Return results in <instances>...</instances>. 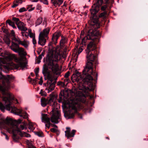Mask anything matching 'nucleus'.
Instances as JSON below:
<instances>
[{"instance_id": "obj_57", "label": "nucleus", "mask_w": 148, "mask_h": 148, "mask_svg": "<svg viewBox=\"0 0 148 148\" xmlns=\"http://www.w3.org/2000/svg\"><path fill=\"white\" fill-rule=\"evenodd\" d=\"M51 124L50 122V123H46L45 125L46 127H47L48 128H49L50 127Z\"/></svg>"}, {"instance_id": "obj_62", "label": "nucleus", "mask_w": 148, "mask_h": 148, "mask_svg": "<svg viewBox=\"0 0 148 148\" xmlns=\"http://www.w3.org/2000/svg\"><path fill=\"white\" fill-rule=\"evenodd\" d=\"M80 40L78 38L76 40V42L77 43H79L80 42Z\"/></svg>"}, {"instance_id": "obj_34", "label": "nucleus", "mask_w": 148, "mask_h": 148, "mask_svg": "<svg viewBox=\"0 0 148 148\" xmlns=\"http://www.w3.org/2000/svg\"><path fill=\"white\" fill-rule=\"evenodd\" d=\"M12 19L15 22L17 25V24H18V23H19L20 22H21L20 21L19 19L18 18L14 17L12 18Z\"/></svg>"}, {"instance_id": "obj_5", "label": "nucleus", "mask_w": 148, "mask_h": 148, "mask_svg": "<svg viewBox=\"0 0 148 148\" xmlns=\"http://www.w3.org/2000/svg\"><path fill=\"white\" fill-rule=\"evenodd\" d=\"M83 75H72L71 78L72 79L74 78V79L77 82H82L84 84L88 85L87 87L82 85L83 86L82 88L80 86L79 88V90H82L85 92L87 90L89 91L92 90L94 89L93 84L92 82L93 80L92 77L90 75H87L85 78H83Z\"/></svg>"}, {"instance_id": "obj_51", "label": "nucleus", "mask_w": 148, "mask_h": 148, "mask_svg": "<svg viewBox=\"0 0 148 148\" xmlns=\"http://www.w3.org/2000/svg\"><path fill=\"white\" fill-rule=\"evenodd\" d=\"M39 79L40 80L39 82V84L40 85H42L43 83L42 78V77H41Z\"/></svg>"}, {"instance_id": "obj_42", "label": "nucleus", "mask_w": 148, "mask_h": 148, "mask_svg": "<svg viewBox=\"0 0 148 148\" xmlns=\"http://www.w3.org/2000/svg\"><path fill=\"white\" fill-rule=\"evenodd\" d=\"M13 40L16 42H17L18 43V44H19L21 40L19 38H17L16 37H14L13 38Z\"/></svg>"}, {"instance_id": "obj_24", "label": "nucleus", "mask_w": 148, "mask_h": 148, "mask_svg": "<svg viewBox=\"0 0 148 148\" xmlns=\"http://www.w3.org/2000/svg\"><path fill=\"white\" fill-rule=\"evenodd\" d=\"M22 0H15L13 2L11 7L14 8L22 4Z\"/></svg>"}, {"instance_id": "obj_61", "label": "nucleus", "mask_w": 148, "mask_h": 148, "mask_svg": "<svg viewBox=\"0 0 148 148\" xmlns=\"http://www.w3.org/2000/svg\"><path fill=\"white\" fill-rule=\"evenodd\" d=\"M28 34H30L31 33H32V30L31 29H29L28 30Z\"/></svg>"}, {"instance_id": "obj_31", "label": "nucleus", "mask_w": 148, "mask_h": 148, "mask_svg": "<svg viewBox=\"0 0 148 148\" xmlns=\"http://www.w3.org/2000/svg\"><path fill=\"white\" fill-rule=\"evenodd\" d=\"M35 124L31 122H29V128L32 131L35 128Z\"/></svg>"}, {"instance_id": "obj_20", "label": "nucleus", "mask_w": 148, "mask_h": 148, "mask_svg": "<svg viewBox=\"0 0 148 148\" xmlns=\"http://www.w3.org/2000/svg\"><path fill=\"white\" fill-rule=\"evenodd\" d=\"M67 41L68 39L66 37L62 36H61V39L60 42L61 48H62L65 46L64 44L67 42Z\"/></svg>"}, {"instance_id": "obj_52", "label": "nucleus", "mask_w": 148, "mask_h": 148, "mask_svg": "<svg viewBox=\"0 0 148 148\" xmlns=\"http://www.w3.org/2000/svg\"><path fill=\"white\" fill-rule=\"evenodd\" d=\"M23 136L26 137H29L31 136V135L30 134L26 133L25 132L24 133Z\"/></svg>"}, {"instance_id": "obj_27", "label": "nucleus", "mask_w": 148, "mask_h": 148, "mask_svg": "<svg viewBox=\"0 0 148 148\" xmlns=\"http://www.w3.org/2000/svg\"><path fill=\"white\" fill-rule=\"evenodd\" d=\"M41 105L43 107H45L47 105L49 104L48 99H47L44 98H42L41 100Z\"/></svg>"}, {"instance_id": "obj_21", "label": "nucleus", "mask_w": 148, "mask_h": 148, "mask_svg": "<svg viewBox=\"0 0 148 148\" xmlns=\"http://www.w3.org/2000/svg\"><path fill=\"white\" fill-rule=\"evenodd\" d=\"M7 62H10L14 59L16 58L15 54H10L5 57Z\"/></svg>"}, {"instance_id": "obj_28", "label": "nucleus", "mask_w": 148, "mask_h": 148, "mask_svg": "<svg viewBox=\"0 0 148 148\" xmlns=\"http://www.w3.org/2000/svg\"><path fill=\"white\" fill-rule=\"evenodd\" d=\"M29 44V42L28 41L24 40L23 41L21 40L19 45H21L25 48H27Z\"/></svg>"}, {"instance_id": "obj_35", "label": "nucleus", "mask_w": 148, "mask_h": 148, "mask_svg": "<svg viewBox=\"0 0 148 148\" xmlns=\"http://www.w3.org/2000/svg\"><path fill=\"white\" fill-rule=\"evenodd\" d=\"M57 85L58 86H59L60 87H64L65 86V84L62 82L59 81L58 82Z\"/></svg>"}, {"instance_id": "obj_22", "label": "nucleus", "mask_w": 148, "mask_h": 148, "mask_svg": "<svg viewBox=\"0 0 148 148\" xmlns=\"http://www.w3.org/2000/svg\"><path fill=\"white\" fill-rule=\"evenodd\" d=\"M41 117L42 121L44 123H50V119L47 114H43Z\"/></svg>"}, {"instance_id": "obj_26", "label": "nucleus", "mask_w": 148, "mask_h": 148, "mask_svg": "<svg viewBox=\"0 0 148 148\" xmlns=\"http://www.w3.org/2000/svg\"><path fill=\"white\" fill-rule=\"evenodd\" d=\"M38 75H36V77L35 79H32L30 76L28 77V78L30 79V80H29V81L33 85L36 84L37 83V79H38Z\"/></svg>"}, {"instance_id": "obj_4", "label": "nucleus", "mask_w": 148, "mask_h": 148, "mask_svg": "<svg viewBox=\"0 0 148 148\" xmlns=\"http://www.w3.org/2000/svg\"><path fill=\"white\" fill-rule=\"evenodd\" d=\"M86 53L87 62L82 71V74H97V72L92 68L93 64L95 66L99 64L97 56L92 52L87 51Z\"/></svg>"}, {"instance_id": "obj_19", "label": "nucleus", "mask_w": 148, "mask_h": 148, "mask_svg": "<svg viewBox=\"0 0 148 148\" xmlns=\"http://www.w3.org/2000/svg\"><path fill=\"white\" fill-rule=\"evenodd\" d=\"M56 83V81H53L52 83L50 82L49 84L48 83V85L47 90L48 91V93L50 92L54 89Z\"/></svg>"}, {"instance_id": "obj_63", "label": "nucleus", "mask_w": 148, "mask_h": 148, "mask_svg": "<svg viewBox=\"0 0 148 148\" xmlns=\"http://www.w3.org/2000/svg\"><path fill=\"white\" fill-rule=\"evenodd\" d=\"M11 33L13 35H14L15 33L14 30H12L11 31Z\"/></svg>"}, {"instance_id": "obj_16", "label": "nucleus", "mask_w": 148, "mask_h": 148, "mask_svg": "<svg viewBox=\"0 0 148 148\" xmlns=\"http://www.w3.org/2000/svg\"><path fill=\"white\" fill-rule=\"evenodd\" d=\"M66 130L65 131V135L68 138L70 137H73L75 135L76 130H72V132H71V129L69 127L66 128Z\"/></svg>"}, {"instance_id": "obj_58", "label": "nucleus", "mask_w": 148, "mask_h": 148, "mask_svg": "<svg viewBox=\"0 0 148 148\" xmlns=\"http://www.w3.org/2000/svg\"><path fill=\"white\" fill-rule=\"evenodd\" d=\"M42 58V55H40L38 58V60L39 61V63L40 62V60Z\"/></svg>"}, {"instance_id": "obj_17", "label": "nucleus", "mask_w": 148, "mask_h": 148, "mask_svg": "<svg viewBox=\"0 0 148 148\" xmlns=\"http://www.w3.org/2000/svg\"><path fill=\"white\" fill-rule=\"evenodd\" d=\"M61 35V33L60 32H56L53 34L51 39L53 43L55 45L57 44L58 40Z\"/></svg>"}, {"instance_id": "obj_64", "label": "nucleus", "mask_w": 148, "mask_h": 148, "mask_svg": "<svg viewBox=\"0 0 148 148\" xmlns=\"http://www.w3.org/2000/svg\"><path fill=\"white\" fill-rule=\"evenodd\" d=\"M41 133H39V132H38L37 133V134L39 136H41L42 135H41Z\"/></svg>"}, {"instance_id": "obj_41", "label": "nucleus", "mask_w": 148, "mask_h": 148, "mask_svg": "<svg viewBox=\"0 0 148 148\" xmlns=\"http://www.w3.org/2000/svg\"><path fill=\"white\" fill-rule=\"evenodd\" d=\"M7 55V52L5 51L4 52L0 53V56H1L4 58L6 56V55Z\"/></svg>"}, {"instance_id": "obj_1", "label": "nucleus", "mask_w": 148, "mask_h": 148, "mask_svg": "<svg viewBox=\"0 0 148 148\" xmlns=\"http://www.w3.org/2000/svg\"><path fill=\"white\" fill-rule=\"evenodd\" d=\"M0 77L3 79L2 84L3 86H0V91L2 92V94L6 96L3 97V100L4 102L5 105L6 109L8 111L11 110V113L16 114L22 117L24 119L28 118V114L26 112L21 113L22 110L16 108L14 106H11L13 102L15 103H18L17 100L15 99L14 96L12 93L8 91L10 88V81L14 79V77L12 75H9L5 77L3 75H0Z\"/></svg>"}, {"instance_id": "obj_29", "label": "nucleus", "mask_w": 148, "mask_h": 148, "mask_svg": "<svg viewBox=\"0 0 148 148\" xmlns=\"http://www.w3.org/2000/svg\"><path fill=\"white\" fill-rule=\"evenodd\" d=\"M32 17V15L29 14H28L26 15L25 16V19L26 20L27 23L29 24L31 23V18Z\"/></svg>"}, {"instance_id": "obj_44", "label": "nucleus", "mask_w": 148, "mask_h": 148, "mask_svg": "<svg viewBox=\"0 0 148 148\" xmlns=\"http://www.w3.org/2000/svg\"><path fill=\"white\" fill-rule=\"evenodd\" d=\"M2 30L3 32L5 34H8V30L7 29H5L4 27H3L2 28Z\"/></svg>"}, {"instance_id": "obj_8", "label": "nucleus", "mask_w": 148, "mask_h": 148, "mask_svg": "<svg viewBox=\"0 0 148 148\" xmlns=\"http://www.w3.org/2000/svg\"><path fill=\"white\" fill-rule=\"evenodd\" d=\"M50 30L49 27L44 29L39 34L38 43L42 46H44L46 42V38H48V35Z\"/></svg>"}, {"instance_id": "obj_14", "label": "nucleus", "mask_w": 148, "mask_h": 148, "mask_svg": "<svg viewBox=\"0 0 148 148\" xmlns=\"http://www.w3.org/2000/svg\"><path fill=\"white\" fill-rule=\"evenodd\" d=\"M75 90H70L68 92H64L63 91H61L59 96V97L60 101H61V100L62 99V97L63 96L65 97H66L67 98V97L69 96V93L71 94L72 96H73L75 95Z\"/></svg>"}, {"instance_id": "obj_23", "label": "nucleus", "mask_w": 148, "mask_h": 148, "mask_svg": "<svg viewBox=\"0 0 148 148\" xmlns=\"http://www.w3.org/2000/svg\"><path fill=\"white\" fill-rule=\"evenodd\" d=\"M81 74L78 71L75 69L74 67L73 66L71 69H70L69 71H68L65 74Z\"/></svg>"}, {"instance_id": "obj_11", "label": "nucleus", "mask_w": 148, "mask_h": 148, "mask_svg": "<svg viewBox=\"0 0 148 148\" xmlns=\"http://www.w3.org/2000/svg\"><path fill=\"white\" fill-rule=\"evenodd\" d=\"M19 45L14 42H12L10 48L15 52L18 53L19 56H25L27 54L26 52L23 48L20 47Z\"/></svg>"}, {"instance_id": "obj_3", "label": "nucleus", "mask_w": 148, "mask_h": 148, "mask_svg": "<svg viewBox=\"0 0 148 148\" xmlns=\"http://www.w3.org/2000/svg\"><path fill=\"white\" fill-rule=\"evenodd\" d=\"M62 52L56 50L55 53H49L46 58V61L48 67L45 64L43 65L42 73L43 74H50L48 68L51 70L54 74H60L61 70L59 67L58 62L61 58Z\"/></svg>"}, {"instance_id": "obj_9", "label": "nucleus", "mask_w": 148, "mask_h": 148, "mask_svg": "<svg viewBox=\"0 0 148 148\" xmlns=\"http://www.w3.org/2000/svg\"><path fill=\"white\" fill-rule=\"evenodd\" d=\"M99 32L96 30H89L87 33V35L82 40L81 44L83 45H86L87 40H94L96 38V36H98Z\"/></svg>"}, {"instance_id": "obj_40", "label": "nucleus", "mask_w": 148, "mask_h": 148, "mask_svg": "<svg viewBox=\"0 0 148 148\" xmlns=\"http://www.w3.org/2000/svg\"><path fill=\"white\" fill-rule=\"evenodd\" d=\"M27 9H26L25 8L23 7L20 8L19 10V12H22L26 11Z\"/></svg>"}, {"instance_id": "obj_15", "label": "nucleus", "mask_w": 148, "mask_h": 148, "mask_svg": "<svg viewBox=\"0 0 148 148\" xmlns=\"http://www.w3.org/2000/svg\"><path fill=\"white\" fill-rule=\"evenodd\" d=\"M44 78L45 80H47V83L50 81L51 82L54 81H56L57 79V77L55 75H44Z\"/></svg>"}, {"instance_id": "obj_55", "label": "nucleus", "mask_w": 148, "mask_h": 148, "mask_svg": "<svg viewBox=\"0 0 148 148\" xmlns=\"http://www.w3.org/2000/svg\"><path fill=\"white\" fill-rule=\"evenodd\" d=\"M51 131L53 132H56L58 131V130L57 129L54 128H52L50 130Z\"/></svg>"}, {"instance_id": "obj_46", "label": "nucleus", "mask_w": 148, "mask_h": 148, "mask_svg": "<svg viewBox=\"0 0 148 148\" xmlns=\"http://www.w3.org/2000/svg\"><path fill=\"white\" fill-rule=\"evenodd\" d=\"M39 69L38 67L35 69H34V72L35 74H38V73L39 72Z\"/></svg>"}, {"instance_id": "obj_2", "label": "nucleus", "mask_w": 148, "mask_h": 148, "mask_svg": "<svg viewBox=\"0 0 148 148\" xmlns=\"http://www.w3.org/2000/svg\"><path fill=\"white\" fill-rule=\"evenodd\" d=\"M21 122V120L18 119L17 121L13 120L7 117L5 119L1 118L0 119V126L6 130L10 133L13 134V138L15 141H17L19 138L18 135H22L21 130L26 129L24 124L21 125L20 128L18 127V124Z\"/></svg>"}, {"instance_id": "obj_50", "label": "nucleus", "mask_w": 148, "mask_h": 148, "mask_svg": "<svg viewBox=\"0 0 148 148\" xmlns=\"http://www.w3.org/2000/svg\"><path fill=\"white\" fill-rule=\"evenodd\" d=\"M26 143L27 145H28L29 147H31L33 145L32 143H31L29 140H27L26 141Z\"/></svg>"}, {"instance_id": "obj_33", "label": "nucleus", "mask_w": 148, "mask_h": 148, "mask_svg": "<svg viewBox=\"0 0 148 148\" xmlns=\"http://www.w3.org/2000/svg\"><path fill=\"white\" fill-rule=\"evenodd\" d=\"M107 14V12L106 11H104L103 12L101 13L99 15V17H102L103 18L106 17V15Z\"/></svg>"}, {"instance_id": "obj_54", "label": "nucleus", "mask_w": 148, "mask_h": 148, "mask_svg": "<svg viewBox=\"0 0 148 148\" xmlns=\"http://www.w3.org/2000/svg\"><path fill=\"white\" fill-rule=\"evenodd\" d=\"M69 75H64V77L66 78V80L68 82L69 81V79L68 78Z\"/></svg>"}, {"instance_id": "obj_12", "label": "nucleus", "mask_w": 148, "mask_h": 148, "mask_svg": "<svg viewBox=\"0 0 148 148\" xmlns=\"http://www.w3.org/2000/svg\"><path fill=\"white\" fill-rule=\"evenodd\" d=\"M103 2V0H97L96 3L92 6L90 11L93 16L95 15L98 12L99 7L102 4Z\"/></svg>"}, {"instance_id": "obj_56", "label": "nucleus", "mask_w": 148, "mask_h": 148, "mask_svg": "<svg viewBox=\"0 0 148 148\" xmlns=\"http://www.w3.org/2000/svg\"><path fill=\"white\" fill-rule=\"evenodd\" d=\"M58 6H60V5L62 4L63 2V1L62 0H58Z\"/></svg>"}, {"instance_id": "obj_43", "label": "nucleus", "mask_w": 148, "mask_h": 148, "mask_svg": "<svg viewBox=\"0 0 148 148\" xmlns=\"http://www.w3.org/2000/svg\"><path fill=\"white\" fill-rule=\"evenodd\" d=\"M5 42L7 45H9L10 44V41L9 38H7L5 40Z\"/></svg>"}, {"instance_id": "obj_18", "label": "nucleus", "mask_w": 148, "mask_h": 148, "mask_svg": "<svg viewBox=\"0 0 148 148\" xmlns=\"http://www.w3.org/2000/svg\"><path fill=\"white\" fill-rule=\"evenodd\" d=\"M17 25L19 29L21 31L25 32L27 30V28L25 26V25L23 22H20L19 23L17 24Z\"/></svg>"}, {"instance_id": "obj_13", "label": "nucleus", "mask_w": 148, "mask_h": 148, "mask_svg": "<svg viewBox=\"0 0 148 148\" xmlns=\"http://www.w3.org/2000/svg\"><path fill=\"white\" fill-rule=\"evenodd\" d=\"M97 36H96V38L94 40H92V41H91L87 46V49L86 50V53L87 51L91 52V51H95L96 49V43H97V41L98 40L97 38Z\"/></svg>"}, {"instance_id": "obj_6", "label": "nucleus", "mask_w": 148, "mask_h": 148, "mask_svg": "<svg viewBox=\"0 0 148 148\" xmlns=\"http://www.w3.org/2000/svg\"><path fill=\"white\" fill-rule=\"evenodd\" d=\"M86 100V97L84 96H76L74 99L71 100L68 106L69 109L73 111L71 113L69 114V119L73 118L75 113L76 112L77 109H82L83 108V103L85 102Z\"/></svg>"}, {"instance_id": "obj_30", "label": "nucleus", "mask_w": 148, "mask_h": 148, "mask_svg": "<svg viewBox=\"0 0 148 148\" xmlns=\"http://www.w3.org/2000/svg\"><path fill=\"white\" fill-rule=\"evenodd\" d=\"M42 21V18L41 17H39L36 20L35 24L36 26H37L40 24Z\"/></svg>"}, {"instance_id": "obj_25", "label": "nucleus", "mask_w": 148, "mask_h": 148, "mask_svg": "<svg viewBox=\"0 0 148 148\" xmlns=\"http://www.w3.org/2000/svg\"><path fill=\"white\" fill-rule=\"evenodd\" d=\"M0 63L1 64H6V65H4L3 66V68L2 69H1V70H2L5 73H6L5 72V70L4 69V66H5L7 65V64H8V63H11V62L7 63L5 57L4 58L1 57V58H0Z\"/></svg>"}, {"instance_id": "obj_45", "label": "nucleus", "mask_w": 148, "mask_h": 148, "mask_svg": "<svg viewBox=\"0 0 148 148\" xmlns=\"http://www.w3.org/2000/svg\"><path fill=\"white\" fill-rule=\"evenodd\" d=\"M29 36V37L32 38H33L35 37V34H34L33 33H31L30 34H28V36Z\"/></svg>"}, {"instance_id": "obj_32", "label": "nucleus", "mask_w": 148, "mask_h": 148, "mask_svg": "<svg viewBox=\"0 0 148 148\" xmlns=\"http://www.w3.org/2000/svg\"><path fill=\"white\" fill-rule=\"evenodd\" d=\"M21 34L23 37H25L26 38H28V34L27 32L26 31H22Z\"/></svg>"}, {"instance_id": "obj_38", "label": "nucleus", "mask_w": 148, "mask_h": 148, "mask_svg": "<svg viewBox=\"0 0 148 148\" xmlns=\"http://www.w3.org/2000/svg\"><path fill=\"white\" fill-rule=\"evenodd\" d=\"M40 94L42 96H45L47 95L46 92L42 90H41L40 92Z\"/></svg>"}, {"instance_id": "obj_7", "label": "nucleus", "mask_w": 148, "mask_h": 148, "mask_svg": "<svg viewBox=\"0 0 148 148\" xmlns=\"http://www.w3.org/2000/svg\"><path fill=\"white\" fill-rule=\"evenodd\" d=\"M56 98V96L53 94H51L49 96V99L48 100L49 104L52 106V115L51 117V121L52 123H58L60 119V114L57 109L58 104L54 101Z\"/></svg>"}, {"instance_id": "obj_59", "label": "nucleus", "mask_w": 148, "mask_h": 148, "mask_svg": "<svg viewBox=\"0 0 148 148\" xmlns=\"http://www.w3.org/2000/svg\"><path fill=\"white\" fill-rule=\"evenodd\" d=\"M83 51V49L82 48H80L79 49L78 51V53L79 54L80 53Z\"/></svg>"}, {"instance_id": "obj_10", "label": "nucleus", "mask_w": 148, "mask_h": 148, "mask_svg": "<svg viewBox=\"0 0 148 148\" xmlns=\"http://www.w3.org/2000/svg\"><path fill=\"white\" fill-rule=\"evenodd\" d=\"M26 63L25 62H20L18 64H14L13 63H8L7 65L4 66L5 70V72L8 73V71L11 69H17L19 67H25L26 66Z\"/></svg>"}, {"instance_id": "obj_53", "label": "nucleus", "mask_w": 148, "mask_h": 148, "mask_svg": "<svg viewBox=\"0 0 148 148\" xmlns=\"http://www.w3.org/2000/svg\"><path fill=\"white\" fill-rule=\"evenodd\" d=\"M41 9V5L39 4H38L36 6V9L37 10H40Z\"/></svg>"}, {"instance_id": "obj_48", "label": "nucleus", "mask_w": 148, "mask_h": 148, "mask_svg": "<svg viewBox=\"0 0 148 148\" xmlns=\"http://www.w3.org/2000/svg\"><path fill=\"white\" fill-rule=\"evenodd\" d=\"M40 1L42 2L44 4L48 5V2L47 0H41Z\"/></svg>"}, {"instance_id": "obj_39", "label": "nucleus", "mask_w": 148, "mask_h": 148, "mask_svg": "<svg viewBox=\"0 0 148 148\" xmlns=\"http://www.w3.org/2000/svg\"><path fill=\"white\" fill-rule=\"evenodd\" d=\"M5 109V107L3 104L1 102H0V109L2 111H4Z\"/></svg>"}, {"instance_id": "obj_37", "label": "nucleus", "mask_w": 148, "mask_h": 148, "mask_svg": "<svg viewBox=\"0 0 148 148\" xmlns=\"http://www.w3.org/2000/svg\"><path fill=\"white\" fill-rule=\"evenodd\" d=\"M6 23H8L9 25L11 26L13 25V24L14 23L10 20H7L6 21Z\"/></svg>"}, {"instance_id": "obj_49", "label": "nucleus", "mask_w": 148, "mask_h": 148, "mask_svg": "<svg viewBox=\"0 0 148 148\" xmlns=\"http://www.w3.org/2000/svg\"><path fill=\"white\" fill-rule=\"evenodd\" d=\"M32 42L34 46L37 44L36 40V39L35 37L32 38Z\"/></svg>"}, {"instance_id": "obj_36", "label": "nucleus", "mask_w": 148, "mask_h": 148, "mask_svg": "<svg viewBox=\"0 0 148 148\" xmlns=\"http://www.w3.org/2000/svg\"><path fill=\"white\" fill-rule=\"evenodd\" d=\"M52 4H53L54 6L55 7H57V6H58V0H54L53 1H51Z\"/></svg>"}, {"instance_id": "obj_60", "label": "nucleus", "mask_w": 148, "mask_h": 148, "mask_svg": "<svg viewBox=\"0 0 148 148\" xmlns=\"http://www.w3.org/2000/svg\"><path fill=\"white\" fill-rule=\"evenodd\" d=\"M83 34H84L83 32H82V31L81 32L80 34V38H82V36H83Z\"/></svg>"}, {"instance_id": "obj_47", "label": "nucleus", "mask_w": 148, "mask_h": 148, "mask_svg": "<svg viewBox=\"0 0 148 148\" xmlns=\"http://www.w3.org/2000/svg\"><path fill=\"white\" fill-rule=\"evenodd\" d=\"M108 8V6L107 5H105L102 6L101 8V10H102L104 11Z\"/></svg>"}]
</instances>
